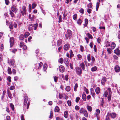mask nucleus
I'll return each instance as SVG.
<instances>
[{
  "mask_svg": "<svg viewBox=\"0 0 120 120\" xmlns=\"http://www.w3.org/2000/svg\"><path fill=\"white\" fill-rule=\"evenodd\" d=\"M112 94V93L111 90V89L110 88H108L107 90L105 91L104 94V96L105 97H106L108 94Z\"/></svg>",
  "mask_w": 120,
  "mask_h": 120,
  "instance_id": "nucleus-1",
  "label": "nucleus"
},
{
  "mask_svg": "<svg viewBox=\"0 0 120 120\" xmlns=\"http://www.w3.org/2000/svg\"><path fill=\"white\" fill-rule=\"evenodd\" d=\"M75 69L76 73L77 75H79L82 73V71L80 68L76 67L75 68Z\"/></svg>",
  "mask_w": 120,
  "mask_h": 120,
  "instance_id": "nucleus-2",
  "label": "nucleus"
},
{
  "mask_svg": "<svg viewBox=\"0 0 120 120\" xmlns=\"http://www.w3.org/2000/svg\"><path fill=\"white\" fill-rule=\"evenodd\" d=\"M22 11L21 13L22 14L23 16L26 15V7L23 6L22 8Z\"/></svg>",
  "mask_w": 120,
  "mask_h": 120,
  "instance_id": "nucleus-3",
  "label": "nucleus"
},
{
  "mask_svg": "<svg viewBox=\"0 0 120 120\" xmlns=\"http://www.w3.org/2000/svg\"><path fill=\"white\" fill-rule=\"evenodd\" d=\"M11 10L12 11L16 13L18 9L15 5H12L11 8Z\"/></svg>",
  "mask_w": 120,
  "mask_h": 120,
  "instance_id": "nucleus-4",
  "label": "nucleus"
},
{
  "mask_svg": "<svg viewBox=\"0 0 120 120\" xmlns=\"http://www.w3.org/2000/svg\"><path fill=\"white\" fill-rule=\"evenodd\" d=\"M107 80V78L105 77H103L101 80V83L102 84L104 85H105V83Z\"/></svg>",
  "mask_w": 120,
  "mask_h": 120,
  "instance_id": "nucleus-5",
  "label": "nucleus"
},
{
  "mask_svg": "<svg viewBox=\"0 0 120 120\" xmlns=\"http://www.w3.org/2000/svg\"><path fill=\"white\" fill-rule=\"evenodd\" d=\"M35 17V15L33 14H30L29 15V18L30 19L31 21H33Z\"/></svg>",
  "mask_w": 120,
  "mask_h": 120,
  "instance_id": "nucleus-6",
  "label": "nucleus"
},
{
  "mask_svg": "<svg viewBox=\"0 0 120 120\" xmlns=\"http://www.w3.org/2000/svg\"><path fill=\"white\" fill-rule=\"evenodd\" d=\"M24 105H26L28 101L27 97L26 95H25L24 96Z\"/></svg>",
  "mask_w": 120,
  "mask_h": 120,
  "instance_id": "nucleus-7",
  "label": "nucleus"
},
{
  "mask_svg": "<svg viewBox=\"0 0 120 120\" xmlns=\"http://www.w3.org/2000/svg\"><path fill=\"white\" fill-rule=\"evenodd\" d=\"M64 62L66 65L68 66L69 65V61L68 58H64Z\"/></svg>",
  "mask_w": 120,
  "mask_h": 120,
  "instance_id": "nucleus-8",
  "label": "nucleus"
},
{
  "mask_svg": "<svg viewBox=\"0 0 120 120\" xmlns=\"http://www.w3.org/2000/svg\"><path fill=\"white\" fill-rule=\"evenodd\" d=\"M14 39L13 38H10V47H12L14 45Z\"/></svg>",
  "mask_w": 120,
  "mask_h": 120,
  "instance_id": "nucleus-9",
  "label": "nucleus"
},
{
  "mask_svg": "<svg viewBox=\"0 0 120 120\" xmlns=\"http://www.w3.org/2000/svg\"><path fill=\"white\" fill-rule=\"evenodd\" d=\"M70 47V45L69 44H65L64 46V50H68Z\"/></svg>",
  "mask_w": 120,
  "mask_h": 120,
  "instance_id": "nucleus-10",
  "label": "nucleus"
},
{
  "mask_svg": "<svg viewBox=\"0 0 120 120\" xmlns=\"http://www.w3.org/2000/svg\"><path fill=\"white\" fill-rule=\"evenodd\" d=\"M114 53L117 56L120 55V51L118 48H117L114 50Z\"/></svg>",
  "mask_w": 120,
  "mask_h": 120,
  "instance_id": "nucleus-11",
  "label": "nucleus"
},
{
  "mask_svg": "<svg viewBox=\"0 0 120 120\" xmlns=\"http://www.w3.org/2000/svg\"><path fill=\"white\" fill-rule=\"evenodd\" d=\"M8 62L10 65H14L15 62V61L14 60H8Z\"/></svg>",
  "mask_w": 120,
  "mask_h": 120,
  "instance_id": "nucleus-12",
  "label": "nucleus"
},
{
  "mask_svg": "<svg viewBox=\"0 0 120 120\" xmlns=\"http://www.w3.org/2000/svg\"><path fill=\"white\" fill-rule=\"evenodd\" d=\"M59 70L61 72H64V66L62 65L60 66L59 67Z\"/></svg>",
  "mask_w": 120,
  "mask_h": 120,
  "instance_id": "nucleus-13",
  "label": "nucleus"
},
{
  "mask_svg": "<svg viewBox=\"0 0 120 120\" xmlns=\"http://www.w3.org/2000/svg\"><path fill=\"white\" fill-rule=\"evenodd\" d=\"M114 69L115 71L116 72H118L120 71V68L118 65H116L115 66Z\"/></svg>",
  "mask_w": 120,
  "mask_h": 120,
  "instance_id": "nucleus-14",
  "label": "nucleus"
},
{
  "mask_svg": "<svg viewBox=\"0 0 120 120\" xmlns=\"http://www.w3.org/2000/svg\"><path fill=\"white\" fill-rule=\"evenodd\" d=\"M38 26V24L36 23L35 24H34V25L31 24L30 25V26H32V27H34V30H36L37 28V26Z\"/></svg>",
  "mask_w": 120,
  "mask_h": 120,
  "instance_id": "nucleus-15",
  "label": "nucleus"
},
{
  "mask_svg": "<svg viewBox=\"0 0 120 120\" xmlns=\"http://www.w3.org/2000/svg\"><path fill=\"white\" fill-rule=\"evenodd\" d=\"M110 116H111V117L112 118H114L116 117V114L112 112V113H109Z\"/></svg>",
  "mask_w": 120,
  "mask_h": 120,
  "instance_id": "nucleus-16",
  "label": "nucleus"
},
{
  "mask_svg": "<svg viewBox=\"0 0 120 120\" xmlns=\"http://www.w3.org/2000/svg\"><path fill=\"white\" fill-rule=\"evenodd\" d=\"M82 98L84 101H85L86 100V96L85 93H83L82 94Z\"/></svg>",
  "mask_w": 120,
  "mask_h": 120,
  "instance_id": "nucleus-17",
  "label": "nucleus"
},
{
  "mask_svg": "<svg viewBox=\"0 0 120 120\" xmlns=\"http://www.w3.org/2000/svg\"><path fill=\"white\" fill-rule=\"evenodd\" d=\"M99 1L98 2H97L96 5V11L98 10V8L99 6L100 3V0H98Z\"/></svg>",
  "mask_w": 120,
  "mask_h": 120,
  "instance_id": "nucleus-18",
  "label": "nucleus"
},
{
  "mask_svg": "<svg viewBox=\"0 0 120 120\" xmlns=\"http://www.w3.org/2000/svg\"><path fill=\"white\" fill-rule=\"evenodd\" d=\"M112 48L110 49L109 48H107V51L108 54H110L112 53Z\"/></svg>",
  "mask_w": 120,
  "mask_h": 120,
  "instance_id": "nucleus-19",
  "label": "nucleus"
},
{
  "mask_svg": "<svg viewBox=\"0 0 120 120\" xmlns=\"http://www.w3.org/2000/svg\"><path fill=\"white\" fill-rule=\"evenodd\" d=\"M68 111H65L64 112V117L65 118H67L68 117Z\"/></svg>",
  "mask_w": 120,
  "mask_h": 120,
  "instance_id": "nucleus-20",
  "label": "nucleus"
},
{
  "mask_svg": "<svg viewBox=\"0 0 120 120\" xmlns=\"http://www.w3.org/2000/svg\"><path fill=\"white\" fill-rule=\"evenodd\" d=\"M80 66L83 70L85 69V65L84 63L82 62L80 64Z\"/></svg>",
  "mask_w": 120,
  "mask_h": 120,
  "instance_id": "nucleus-21",
  "label": "nucleus"
},
{
  "mask_svg": "<svg viewBox=\"0 0 120 120\" xmlns=\"http://www.w3.org/2000/svg\"><path fill=\"white\" fill-rule=\"evenodd\" d=\"M110 45V43L108 41H107L105 43V46L106 47H108Z\"/></svg>",
  "mask_w": 120,
  "mask_h": 120,
  "instance_id": "nucleus-22",
  "label": "nucleus"
},
{
  "mask_svg": "<svg viewBox=\"0 0 120 120\" xmlns=\"http://www.w3.org/2000/svg\"><path fill=\"white\" fill-rule=\"evenodd\" d=\"M100 89L99 87H97L95 90L96 93L97 94H99L100 92Z\"/></svg>",
  "mask_w": 120,
  "mask_h": 120,
  "instance_id": "nucleus-23",
  "label": "nucleus"
},
{
  "mask_svg": "<svg viewBox=\"0 0 120 120\" xmlns=\"http://www.w3.org/2000/svg\"><path fill=\"white\" fill-rule=\"evenodd\" d=\"M67 33L68 36L70 38L72 34L70 30H67Z\"/></svg>",
  "mask_w": 120,
  "mask_h": 120,
  "instance_id": "nucleus-24",
  "label": "nucleus"
},
{
  "mask_svg": "<svg viewBox=\"0 0 120 120\" xmlns=\"http://www.w3.org/2000/svg\"><path fill=\"white\" fill-rule=\"evenodd\" d=\"M111 47L112 49H113L116 47L115 43L114 42H112L111 45Z\"/></svg>",
  "mask_w": 120,
  "mask_h": 120,
  "instance_id": "nucleus-25",
  "label": "nucleus"
},
{
  "mask_svg": "<svg viewBox=\"0 0 120 120\" xmlns=\"http://www.w3.org/2000/svg\"><path fill=\"white\" fill-rule=\"evenodd\" d=\"M110 115L109 113H108L107 114V115L106 120H110Z\"/></svg>",
  "mask_w": 120,
  "mask_h": 120,
  "instance_id": "nucleus-26",
  "label": "nucleus"
},
{
  "mask_svg": "<svg viewBox=\"0 0 120 120\" xmlns=\"http://www.w3.org/2000/svg\"><path fill=\"white\" fill-rule=\"evenodd\" d=\"M62 40H59L57 42V45L58 46H59L61 45L62 44Z\"/></svg>",
  "mask_w": 120,
  "mask_h": 120,
  "instance_id": "nucleus-27",
  "label": "nucleus"
},
{
  "mask_svg": "<svg viewBox=\"0 0 120 120\" xmlns=\"http://www.w3.org/2000/svg\"><path fill=\"white\" fill-rule=\"evenodd\" d=\"M83 114L84 116L86 117H87L88 116V114L87 111L86 110H84L83 112Z\"/></svg>",
  "mask_w": 120,
  "mask_h": 120,
  "instance_id": "nucleus-28",
  "label": "nucleus"
},
{
  "mask_svg": "<svg viewBox=\"0 0 120 120\" xmlns=\"http://www.w3.org/2000/svg\"><path fill=\"white\" fill-rule=\"evenodd\" d=\"M86 35L88 37L89 39H92L93 38L92 36L89 33H87Z\"/></svg>",
  "mask_w": 120,
  "mask_h": 120,
  "instance_id": "nucleus-29",
  "label": "nucleus"
},
{
  "mask_svg": "<svg viewBox=\"0 0 120 120\" xmlns=\"http://www.w3.org/2000/svg\"><path fill=\"white\" fill-rule=\"evenodd\" d=\"M60 110V109L58 106H56L55 108L54 111L55 112H58Z\"/></svg>",
  "mask_w": 120,
  "mask_h": 120,
  "instance_id": "nucleus-30",
  "label": "nucleus"
},
{
  "mask_svg": "<svg viewBox=\"0 0 120 120\" xmlns=\"http://www.w3.org/2000/svg\"><path fill=\"white\" fill-rule=\"evenodd\" d=\"M8 97L9 98H10L11 99H12V94L9 91H8Z\"/></svg>",
  "mask_w": 120,
  "mask_h": 120,
  "instance_id": "nucleus-31",
  "label": "nucleus"
},
{
  "mask_svg": "<svg viewBox=\"0 0 120 120\" xmlns=\"http://www.w3.org/2000/svg\"><path fill=\"white\" fill-rule=\"evenodd\" d=\"M101 98L102 99V100L101 102L100 105L101 106L103 107L104 106L103 105L104 104V102L103 101V98Z\"/></svg>",
  "mask_w": 120,
  "mask_h": 120,
  "instance_id": "nucleus-32",
  "label": "nucleus"
},
{
  "mask_svg": "<svg viewBox=\"0 0 120 120\" xmlns=\"http://www.w3.org/2000/svg\"><path fill=\"white\" fill-rule=\"evenodd\" d=\"M69 52L70 54V58H71L72 57H73V56L74 54L73 53V52L72 50H71L69 51Z\"/></svg>",
  "mask_w": 120,
  "mask_h": 120,
  "instance_id": "nucleus-33",
  "label": "nucleus"
},
{
  "mask_svg": "<svg viewBox=\"0 0 120 120\" xmlns=\"http://www.w3.org/2000/svg\"><path fill=\"white\" fill-rule=\"evenodd\" d=\"M97 69V68L96 66L93 67L91 69V70L92 71H96Z\"/></svg>",
  "mask_w": 120,
  "mask_h": 120,
  "instance_id": "nucleus-34",
  "label": "nucleus"
},
{
  "mask_svg": "<svg viewBox=\"0 0 120 120\" xmlns=\"http://www.w3.org/2000/svg\"><path fill=\"white\" fill-rule=\"evenodd\" d=\"M85 23L84 24V26L86 27L87 26L88 22V20L86 19L85 20Z\"/></svg>",
  "mask_w": 120,
  "mask_h": 120,
  "instance_id": "nucleus-35",
  "label": "nucleus"
},
{
  "mask_svg": "<svg viewBox=\"0 0 120 120\" xmlns=\"http://www.w3.org/2000/svg\"><path fill=\"white\" fill-rule=\"evenodd\" d=\"M87 107L88 110L90 112H91L92 110V108L90 106L87 105Z\"/></svg>",
  "mask_w": 120,
  "mask_h": 120,
  "instance_id": "nucleus-36",
  "label": "nucleus"
},
{
  "mask_svg": "<svg viewBox=\"0 0 120 120\" xmlns=\"http://www.w3.org/2000/svg\"><path fill=\"white\" fill-rule=\"evenodd\" d=\"M8 73L9 74H11L12 72L11 70V69L10 68H8Z\"/></svg>",
  "mask_w": 120,
  "mask_h": 120,
  "instance_id": "nucleus-37",
  "label": "nucleus"
},
{
  "mask_svg": "<svg viewBox=\"0 0 120 120\" xmlns=\"http://www.w3.org/2000/svg\"><path fill=\"white\" fill-rule=\"evenodd\" d=\"M47 64H44L43 68V70L44 71H45L46 70L47 68Z\"/></svg>",
  "mask_w": 120,
  "mask_h": 120,
  "instance_id": "nucleus-38",
  "label": "nucleus"
},
{
  "mask_svg": "<svg viewBox=\"0 0 120 120\" xmlns=\"http://www.w3.org/2000/svg\"><path fill=\"white\" fill-rule=\"evenodd\" d=\"M100 113V110L98 109H97L96 110V112L95 113L96 115V116H97Z\"/></svg>",
  "mask_w": 120,
  "mask_h": 120,
  "instance_id": "nucleus-39",
  "label": "nucleus"
},
{
  "mask_svg": "<svg viewBox=\"0 0 120 120\" xmlns=\"http://www.w3.org/2000/svg\"><path fill=\"white\" fill-rule=\"evenodd\" d=\"M65 90L69 92L70 90V87L69 86H67L66 87Z\"/></svg>",
  "mask_w": 120,
  "mask_h": 120,
  "instance_id": "nucleus-40",
  "label": "nucleus"
},
{
  "mask_svg": "<svg viewBox=\"0 0 120 120\" xmlns=\"http://www.w3.org/2000/svg\"><path fill=\"white\" fill-rule=\"evenodd\" d=\"M73 18L74 20H75L77 19V15L76 14H75L73 15Z\"/></svg>",
  "mask_w": 120,
  "mask_h": 120,
  "instance_id": "nucleus-41",
  "label": "nucleus"
},
{
  "mask_svg": "<svg viewBox=\"0 0 120 120\" xmlns=\"http://www.w3.org/2000/svg\"><path fill=\"white\" fill-rule=\"evenodd\" d=\"M82 22V21L80 19H78L77 21V23L79 25H81Z\"/></svg>",
  "mask_w": 120,
  "mask_h": 120,
  "instance_id": "nucleus-42",
  "label": "nucleus"
},
{
  "mask_svg": "<svg viewBox=\"0 0 120 120\" xmlns=\"http://www.w3.org/2000/svg\"><path fill=\"white\" fill-rule=\"evenodd\" d=\"M90 56V54H88L87 56V59L88 61L89 62L91 60Z\"/></svg>",
  "mask_w": 120,
  "mask_h": 120,
  "instance_id": "nucleus-43",
  "label": "nucleus"
},
{
  "mask_svg": "<svg viewBox=\"0 0 120 120\" xmlns=\"http://www.w3.org/2000/svg\"><path fill=\"white\" fill-rule=\"evenodd\" d=\"M53 78L55 82H57L58 77L56 76H55L53 77Z\"/></svg>",
  "mask_w": 120,
  "mask_h": 120,
  "instance_id": "nucleus-44",
  "label": "nucleus"
},
{
  "mask_svg": "<svg viewBox=\"0 0 120 120\" xmlns=\"http://www.w3.org/2000/svg\"><path fill=\"white\" fill-rule=\"evenodd\" d=\"M58 62L61 64H62L63 63V59L62 58H61L59 59L58 60Z\"/></svg>",
  "mask_w": 120,
  "mask_h": 120,
  "instance_id": "nucleus-45",
  "label": "nucleus"
},
{
  "mask_svg": "<svg viewBox=\"0 0 120 120\" xmlns=\"http://www.w3.org/2000/svg\"><path fill=\"white\" fill-rule=\"evenodd\" d=\"M111 94H109L108 95V99L109 101H110L111 100Z\"/></svg>",
  "mask_w": 120,
  "mask_h": 120,
  "instance_id": "nucleus-46",
  "label": "nucleus"
},
{
  "mask_svg": "<svg viewBox=\"0 0 120 120\" xmlns=\"http://www.w3.org/2000/svg\"><path fill=\"white\" fill-rule=\"evenodd\" d=\"M80 49L82 52H83L84 51V48L82 45H80Z\"/></svg>",
  "mask_w": 120,
  "mask_h": 120,
  "instance_id": "nucleus-47",
  "label": "nucleus"
},
{
  "mask_svg": "<svg viewBox=\"0 0 120 120\" xmlns=\"http://www.w3.org/2000/svg\"><path fill=\"white\" fill-rule=\"evenodd\" d=\"M78 86L77 84L76 83L75 84L74 89V90L75 91H77L76 89L77 87Z\"/></svg>",
  "mask_w": 120,
  "mask_h": 120,
  "instance_id": "nucleus-48",
  "label": "nucleus"
},
{
  "mask_svg": "<svg viewBox=\"0 0 120 120\" xmlns=\"http://www.w3.org/2000/svg\"><path fill=\"white\" fill-rule=\"evenodd\" d=\"M24 37V36L23 35L21 34L19 38L20 39L22 40L23 39Z\"/></svg>",
  "mask_w": 120,
  "mask_h": 120,
  "instance_id": "nucleus-49",
  "label": "nucleus"
},
{
  "mask_svg": "<svg viewBox=\"0 0 120 120\" xmlns=\"http://www.w3.org/2000/svg\"><path fill=\"white\" fill-rule=\"evenodd\" d=\"M10 106L11 107V108L13 110H14V105H13L12 103H10Z\"/></svg>",
  "mask_w": 120,
  "mask_h": 120,
  "instance_id": "nucleus-50",
  "label": "nucleus"
},
{
  "mask_svg": "<svg viewBox=\"0 0 120 120\" xmlns=\"http://www.w3.org/2000/svg\"><path fill=\"white\" fill-rule=\"evenodd\" d=\"M10 15L12 17H13L14 16V13L11 10L10 11Z\"/></svg>",
  "mask_w": 120,
  "mask_h": 120,
  "instance_id": "nucleus-51",
  "label": "nucleus"
},
{
  "mask_svg": "<svg viewBox=\"0 0 120 120\" xmlns=\"http://www.w3.org/2000/svg\"><path fill=\"white\" fill-rule=\"evenodd\" d=\"M87 7L89 8H91L92 7V4L89 3L87 5Z\"/></svg>",
  "mask_w": 120,
  "mask_h": 120,
  "instance_id": "nucleus-52",
  "label": "nucleus"
},
{
  "mask_svg": "<svg viewBox=\"0 0 120 120\" xmlns=\"http://www.w3.org/2000/svg\"><path fill=\"white\" fill-rule=\"evenodd\" d=\"M11 77L10 76H8L7 78V79L8 80L9 82H11Z\"/></svg>",
  "mask_w": 120,
  "mask_h": 120,
  "instance_id": "nucleus-53",
  "label": "nucleus"
},
{
  "mask_svg": "<svg viewBox=\"0 0 120 120\" xmlns=\"http://www.w3.org/2000/svg\"><path fill=\"white\" fill-rule=\"evenodd\" d=\"M67 15L65 14V12H64L63 14V19H66Z\"/></svg>",
  "mask_w": 120,
  "mask_h": 120,
  "instance_id": "nucleus-54",
  "label": "nucleus"
},
{
  "mask_svg": "<svg viewBox=\"0 0 120 120\" xmlns=\"http://www.w3.org/2000/svg\"><path fill=\"white\" fill-rule=\"evenodd\" d=\"M62 21V19L61 18V15H60L59 17V21L58 22L59 23L61 22Z\"/></svg>",
  "mask_w": 120,
  "mask_h": 120,
  "instance_id": "nucleus-55",
  "label": "nucleus"
},
{
  "mask_svg": "<svg viewBox=\"0 0 120 120\" xmlns=\"http://www.w3.org/2000/svg\"><path fill=\"white\" fill-rule=\"evenodd\" d=\"M113 58L114 59L116 60H118V57L116 55H114L113 56Z\"/></svg>",
  "mask_w": 120,
  "mask_h": 120,
  "instance_id": "nucleus-56",
  "label": "nucleus"
},
{
  "mask_svg": "<svg viewBox=\"0 0 120 120\" xmlns=\"http://www.w3.org/2000/svg\"><path fill=\"white\" fill-rule=\"evenodd\" d=\"M84 109L83 108H81L79 110V112L80 113H82L84 112Z\"/></svg>",
  "mask_w": 120,
  "mask_h": 120,
  "instance_id": "nucleus-57",
  "label": "nucleus"
},
{
  "mask_svg": "<svg viewBox=\"0 0 120 120\" xmlns=\"http://www.w3.org/2000/svg\"><path fill=\"white\" fill-rule=\"evenodd\" d=\"M30 35V33L28 32L26 33L25 34V37L26 38H27Z\"/></svg>",
  "mask_w": 120,
  "mask_h": 120,
  "instance_id": "nucleus-58",
  "label": "nucleus"
},
{
  "mask_svg": "<svg viewBox=\"0 0 120 120\" xmlns=\"http://www.w3.org/2000/svg\"><path fill=\"white\" fill-rule=\"evenodd\" d=\"M5 4L6 5H8L9 3V0H5Z\"/></svg>",
  "mask_w": 120,
  "mask_h": 120,
  "instance_id": "nucleus-59",
  "label": "nucleus"
},
{
  "mask_svg": "<svg viewBox=\"0 0 120 120\" xmlns=\"http://www.w3.org/2000/svg\"><path fill=\"white\" fill-rule=\"evenodd\" d=\"M92 95V96L93 97L94 99V96L95 95V93L94 92H92L90 93Z\"/></svg>",
  "mask_w": 120,
  "mask_h": 120,
  "instance_id": "nucleus-60",
  "label": "nucleus"
},
{
  "mask_svg": "<svg viewBox=\"0 0 120 120\" xmlns=\"http://www.w3.org/2000/svg\"><path fill=\"white\" fill-rule=\"evenodd\" d=\"M67 104L69 106H70L71 105V102L70 101H67Z\"/></svg>",
  "mask_w": 120,
  "mask_h": 120,
  "instance_id": "nucleus-61",
  "label": "nucleus"
},
{
  "mask_svg": "<svg viewBox=\"0 0 120 120\" xmlns=\"http://www.w3.org/2000/svg\"><path fill=\"white\" fill-rule=\"evenodd\" d=\"M101 39L100 38V37H98V38L97 40V42L98 43L100 44V42H101Z\"/></svg>",
  "mask_w": 120,
  "mask_h": 120,
  "instance_id": "nucleus-62",
  "label": "nucleus"
},
{
  "mask_svg": "<svg viewBox=\"0 0 120 120\" xmlns=\"http://www.w3.org/2000/svg\"><path fill=\"white\" fill-rule=\"evenodd\" d=\"M53 115V112L51 111H50V116L49 117V118L51 119L52 117V116Z\"/></svg>",
  "mask_w": 120,
  "mask_h": 120,
  "instance_id": "nucleus-63",
  "label": "nucleus"
},
{
  "mask_svg": "<svg viewBox=\"0 0 120 120\" xmlns=\"http://www.w3.org/2000/svg\"><path fill=\"white\" fill-rule=\"evenodd\" d=\"M75 109L76 110H78L79 109V107L78 105H76L75 107Z\"/></svg>",
  "mask_w": 120,
  "mask_h": 120,
  "instance_id": "nucleus-64",
  "label": "nucleus"
}]
</instances>
